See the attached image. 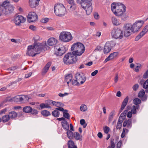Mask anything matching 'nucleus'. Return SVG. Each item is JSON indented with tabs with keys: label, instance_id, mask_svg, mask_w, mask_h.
I'll use <instances>...</instances> for the list:
<instances>
[{
	"label": "nucleus",
	"instance_id": "nucleus-37",
	"mask_svg": "<svg viewBox=\"0 0 148 148\" xmlns=\"http://www.w3.org/2000/svg\"><path fill=\"white\" fill-rule=\"evenodd\" d=\"M41 113L42 115L45 116H47L51 115L50 112L49 111L46 110L42 111Z\"/></svg>",
	"mask_w": 148,
	"mask_h": 148
},
{
	"label": "nucleus",
	"instance_id": "nucleus-56",
	"mask_svg": "<svg viewBox=\"0 0 148 148\" xmlns=\"http://www.w3.org/2000/svg\"><path fill=\"white\" fill-rule=\"evenodd\" d=\"M7 111V109L6 108H4L3 110H0V115H1L3 114H5Z\"/></svg>",
	"mask_w": 148,
	"mask_h": 148
},
{
	"label": "nucleus",
	"instance_id": "nucleus-52",
	"mask_svg": "<svg viewBox=\"0 0 148 148\" xmlns=\"http://www.w3.org/2000/svg\"><path fill=\"white\" fill-rule=\"evenodd\" d=\"M53 101L51 100H48L45 101V103H47L48 105H53Z\"/></svg>",
	"mask_w": 148,
	"mask_h": 148
},
{
	"label": "nucleus",
	"instance_id": "nucleus-1",
	"mask_svg": "<svg viewBox=\"0 0 148 148\" xmlns=\"http://www.w3.org/2000/svg\"><path fill=\"white\" fill-rule=\"evenodd\" d=\"M125 6L121 3H113L111 4V10L116 16H122L125 12Z\"/></svg>",
	"mask_w": 148,
	"mask_h": 148
},
{
	"label": "nucleus",
	"instance_id": "nucleus-18",
	"mask_svg": "<svg viewBox=\"0 0 148 148\" xmlns=\"http://www.w3.org/2000/svg\"><path fill=\"white\" fill-rule=\"evenodd\" d=\"M123 125L124 127H126L128 128H130L132 125V120L129 119L124 121Z\"/></svg>",
	"mask_w": 148,
	"mask_h": 148
},
{
	"label": "nucleus",
	"instance_id": "nucleus-17",
	"mask_svg": "<svg viewBox=\"0 0 148 148\" xmlns=\"http://www.w3.org/2000/svg\"><path fill=\"white\" fill-rule=\"evenodd\" d=\"M58 42L57 40L54 38L51 37L48 39L47 41V44L50 46L56 45Z\"/></svg>",
	"mask_w": 148,
	"mask_h": 148
},
{
	"label": "nucleus",
	"instance_id": "nucleus-32",
	"mask_svg": "<svg viewBox=\"0 0 148 148\" xmlns=\"http://www.w3.org/2000/svg\"><path fill=\"white\" fill-rule=\"evenodd\" d=\"M51 64V62H49L47 63L43 69V72L44 73H46L47 72Z\"/></svg>",
	"mask_w": 148,
	"mask_h": 148
},
{
	"label": "nucleus",
	"instance_id": "nucleus-48",
	"mask_svg": "<svg viewBox=\"0 0 148 148\" xmlns=\"http://www.w3.org/2000/svg\"><path fill=\"white\" fill-rule=\"evenodd\" d=\"M141 103V100L138 98H135L133 100V103L135 105H138L140 104Z\"/></svg>",
	"mask_w": 148,
	"mask_h": 148
},
{
	"label": "nucleus",
	"instance_id": "nucleus-24",
	"mask_svg": "<svg viewBox=\"0 0 148 148\" xmlns=\"http://www.w3.org/2000/svg\"><path fill=\"white\" fill-rule=\"evenodd\" d=\"M128 97L127 96L124 99L121 105V107L120 109V111L121 112L124 109L125 107L127 105L128 101Z\"/></svg>",
	"mask_w": 148,
	"mask_h": 148
},
{
	"label": "nucleus",
	"instance_id": "nucleus-62",
	"mask_svg": "<svg viewBox=\"0 0 148 148\" xmlns=\"http://www.w3.org/2000/svg\"><path fill=\"white\" fill-rule=\"evenodd\" d=\"M31 112L33 114L36 115L38 114V111L34 109H32V110Z\"/></svg>",
	"mask_w": 148,
	"mask_h": 148
},
{
	"label": "nucleus",
	"instance_id": "nucleus-58",
	"mask_svg": "<svg viewBox=\"0 0 148 148\" xmlns=\"http://www.w3.org/2000/svg\"><path fill=\"white\" fill-rule=\"evenodd\" d=\"M122 144V141L120 140L117 143L116 145L117 148H120Z\"/></svg>",
	"mask_w": 148,
	"mask_h": 148
},
{
	"label": "nucleus",
	"instance_id": "nucleus-64",
	"mask_svg": "<svg viewBox=\"0 0 148 148\" xmlns=\"http://www.w3.org/2000/svg\"><path fill=\"white\" fill-rule=\"evenodd\" d=\"M143 30L146 33L148 31V25H146Z\"/></svg>",
	"mask_w": 148,
	"mask_h": 148
},
{
	"label": "nucleus",
	"instance_id": "nucleus-27",
	"mask_svg": "<svg viewBox=\"0 0 148 148\" xmlns=\"http://www.w3.org/2000/svg\"><path fill=\"white\" fill-rule=\"evenodd\" d=\"M23 111L25 113L31 112L32 110V108L30 106H27L24 107L23 109Z\"/></svg>",
	"mask_w": 148,
	"mask_h": 148
},
{
	"label": "nucleus",
	"instance_id": "nucleus-34",
	"mask_svg": "<svg viewBox=\"0 0 148 148\" xmlns=\"http://www.w3.org/2000/svg\"><path fill=\"white\" fill-rule=\"evenodd\" d=\"M22 96H17L13 98L14 100L16 102H20L22 103Z\"/></svg>",
	"mask_w": 148,
	"mask_h": 148
},
{
	"label": "nucleus",
	"instance_id": "nucleus-7",
	"mask_svg": "<svg viewBox=\"0 0 148 148\" xmlns=\"http://www.w3.org/2000/svg\"><path fill=\"white\" fill-rule=\"evenodd\" d=\"M59 38L60 41L64 42H69L73 38L70 32L65 31L62 32L60 33Z\"/></svg>",
	"mask_w": 148,
	"mask_h": 148
},
{
	"label": "nucleus",
	"instance_id": "nucleus-10",
	"mask_svg": "<svg viewBox=\"0 0 148 148\" xmlns=\"http://www.w3.org/2000/svg\"><path fill=\"white\" fill-rule=\"evenodd\" d=\"M76 79L77 80L78 82L81 84H83L86 81V77L82 73H77L75 74Z\"/></svg>",
	"mask_w": 148,
	"mask_h": 148
},
{
	"label": "nucleus",
	"instance_id": "nucleus-33",
	"mask_svg": "<svg viewBox=\"0 0 148 148\" xmlns=\"http://www.w3.org/2000/svg\"><path fill=\"white\" fill-rule=\"evenodd\" d=\"M81 136L77 132H75L73 134V138H74L76 140H80Z\"/></svg>",
	"mask_w": 148,
	"mask_h": 148
},
{
	"label": "nucleus",
	"instance_id": "nucleus-60",
	"mask_svg": "<svg viewBox=\"0 0 148 148\" xmlns=\"http://www.w3.org/2000/svg\"><path fill=\"white\" fill-rule=\"evenodd\" d=\"M139 87V85L138 84H136L133 86V89L136 91L137 90Z\"/></svg>",
	"mask_w": 148,
	"mask_h": 148
},
{
	"label": "nucleus",
	"instance_id": "nucleus-59",
	"mask_svg": "<svg viewBox=\"0 0 148 148\" xmlns=\"http://www.w3.org/2000/svg\"><path fill=\"white\" fill-rule=\"evenodd\" d=\"M29 29L33 31L36 30V27L33 25H30L29 27Z\"/></svg>",
	"mask_w": 148,
	"mask_h": 148
},
{
	"label": "nucleus",
	"instance_id": "nucleus-50",
	"mask_svg": "<svg viewBox=\"0 0 148 148\" xmlns=\"http://www.w3.org/2000/svg\"><path fill=\"white\" fill-rule=\"evenodd\" d=\"M80 124L83 126L84 128H85L87 124L86 123L85 120L84 119H82L80 121Z\"/></svg>",
	"mask_w": 148,
	"mask_h": 148
},
{
	"label": "nucleus",
	"instance_id": "nucleus-12",
	"mask_svg": "<svg viewBox=\"0 0 148 148\" xmlns=\"http://www.w3.org/2000/svg\"><path fill=\"white\" fill-rule=\"evenodd\" d=\"M26 18L21 15H18L15 17L14 22L16 25H19L21 23H24Z\"/></svg>",
	"mask_w": 148,
	"mask_h": 148
},
{
	"label": "nucleus",
	"instance_id": "nucleus-6",
	"mask_svg": "<svg viewBox=\"0 0 148 148\" xmlns=\"http://www.w3.org/2000/svg\"><path fill=\"white\" fill-rule=\"evenodd\" d=\"M111 35L114 38L121 39L123 37V32L120 28H114L111 31Z\"/></svg>",
	"mask_w": 148,
	"mask_h": 148
},
{
	"label": "nucleus",
	"instance_id": "nucleus-61",
	"mask_svg": "<svg viewBox=\"0 0 148 148\" xmlns=\"http://www.w3.org/2000/svg\"><path fill=\"white\" fill-rule=\"evenodd\" d=\"M144 78H147L148 77V70H147L143 75Z\"/></svg>",
	"mask_w": 148,
	"mask_h": 148
},
{
	"label": "nucleus",
	"instance_id": "nucleus-5",
	"mask_svg": "<svg viewBox=\"0 0 148 148\" xmlns=\"http://www.w3.org/2000/svg\"><path fill=\"white\" fill-rule=\"evenodd\" d=\"M9 1H4L2 5L3 13L5 15H7L12 12L14 10L13 5L9 3Z\"/></svg>",
	"mask_w": 148,
	"mask_h": 148
},
{
	"label": "nucleus",
	"instance_id": "nucleus-3",
	"mask_svg": "<svg viewBox=\"0 0 148 148\" xmlns=\"http://www.w3.org/2000/svg\"><path fill=\"white\" fill-rule=\"evenodd\" d=\"M54 8L55 13L58 16H64L66 13V9L62 4L59 3L56 4Z\"/></svg>",
	"mask_w": 148,
	"mask_h": 148
},
{
	"label": "nucleus",
	"instance_id": "nucleus-2",
	"mask_svg": "<svg viewBox=\"0 0 148 148\" xmlns=\"http://www.w3.org/2000/svg\"><path fill=\"white\" fill-rule=\"evenodd\" d=\"M72 53L75 56H79L84 52L85 48L84 45L80 42L74 43L71 47Z\"/></svg>",
	"mask_w": 148,
	"mask_h": 148
},
{
	"label": "nucleus",
	"instance_id": "nucleus-51",
	"mask_svg": "<svg viewBox=\"0 0 148 148\" xmlns=\"http://www.w3.org/2000/svg\"><path fill=\"white\" fill-rule=\"evenodd\" d=\"M110 130L109 128L107 126H104L103 127V131L106 134H108Z\"/></svg>",
	"mask_w": 148,
	"mask_h": 148
},
{
	"label": "nucleus",
	"instance_id": "nucleus-14",
	"mask_svg": "<svg viewBox=\"0 0 148 148\" xmlns=\"http://www.w3.org/2000/svg\"><path fill=\"white\" fill-rule=\"evenodd\" d=\"M65 48L64 47H57L55 48V53L57 56H61L63 55L65 52Z\"/></svg>",
	"mask_w": 148,
	"mask_h": 148
},
{
	"label": "nucleus",
	"instance_id": "nucleus-38",
	"mask_svg": "<svg viewBox=\"0 0 148 148\" xmlns=\"http://www.w3.org/2000/svg\"><path fill=\"white\" fill-rule=\"evenodd\" d=\"M67 110H64V111L63 112V115L64 118L69 119H70V116L69 114L67 112Z\"/></svg>",
	"mask_w": 148,
	"mask_h": 148
},
{
	"label": "nucleus",
	"instance_id": "nucleus-13",
	"mask_svg": "<svg viewBox=\"0 0 148 148\" xmlns=\"http://www.w3.org/2000/svg\"><path fill=\"white\" fill-rule=\"evenodd\" d=\"M82 7L84 9L87 15H89L92 12V7L91 3H88L85 5L83 4L82 5Z\"/></svg>",
	"mask_w": 148,
	"mask_h": 148
},
{
	"label": "nucleus",
	"instance_id": "nucleus-54",
	"mask_svg": "<svg viewBox=\"0 0 148 148\" xmlns=\"http://www.w3.org/2000/svg\"><path fill=\"white\" fill-rule=\"evenodd\" d=\"M114 140L113 139L111 140L110 141V146L111 148H114L115 145L114 142Z\"/></svg>",
	"mask_w": 148,
	"mask_h": 148
},
{
	"label": "nucleus",
	"instance_id": "nucleus-40",
	"mask_svg": "<svg viewBox=\"0 0 148 148\" xmlns=\"http://www.w3.org/2000/svg\"><path fill=\"white\" fill-rule=\"evenodd\" d=\"M69 148H73L75 146L74 143L73 141L70 140L68 142Z\"/></svg>",
	"mask_w": 148,
	"mask_h": 148
},
{
	"label": "nucleus",
	"instance_id": "nucleus-42",
	"mask_svg": "<svg viewBox=\"0 0 148 148\" xmlns=\"http://www.w3.org/2000/svg\"><path fill=\"white\" fill-rule=\"evenodd\" d=\"M53 106H54L57 107H59L60 106H63V104L62 103L54 101L53 104Z\"/></svg>",
	"mask_w": 148,
	"mask_h": 148
},
{
	"label": "nucleus",
	"instance_id": "nucleus-36",
	"mask_svg": "<svg viewBox=\"0 0 148 148\" xmlns=\"http://www.w3.org/2000/svg\"><path fill=\"white\" fill-rule=\"evenodd\" d=\"M143 87L144 88L146 89L145 92H148V79H147L144 83L143 85Z\"/></svg>",
	"mask_w": 148,
	"mask_h": 148
},
{
	"label": "nucleus",
	"instance_id": "nucleus-4",
	"mask_svg": "<svg viewBox=\"0 0 148 148\" xmlns=\"http://www.w3.org/2000/svg\"><path fill=\"white\" fill-rule=\"evenodd\" d=\"M77 60V56L72 53H69L65 55L63 58V62L66 64H70L76 61Z\"/></svg>",
	"mask_w": 148,
	"mask_h": 148
},
{
	"label": "nucleus",
	"instance_id": "nucleus-55",
	"mask_svg": "<svg viewBox=\"0 0 148 148\" xmlns=\"http://www.w3.org/2000/svg\"><path fill=\"white\" fill-rule=\"evenodd\" d=\"M49 21V18H45L42 19L41 20V22L42 23H46Z\"/></svg>",
	"mask_w": 148,
	"mask_h": 148
},
{
	"label": "nucleus",
	"instance_id": "nucleus-31",
	"mask_svg": "<svg viewBox=\"0 0 148 148\" xmlns=\"http://www.w3.org/2000/svg\"><path fill=\"white\" fill-rule=\"evenodd\" d=\"M115 114V112L113 110L110 113L108 118V121L109 122H110L112 120L113 117Z\"/></svg>",
	"mask_w": 148,
	"mask_h": 148
},
{
	"label": "nucleus",
	"instance_id": "nucleus-30",
	"mask_svg": "<svg viewBox=\"0 0 148 148\" xmlns=\"http://www.w3.org/2000/svg\"><path fill=\"white\" fill-rule=\"evenodd\" d=\"M66 134L67 137L69 139H73V134L71 130H69L67 131Z\"/></svg>",
	"mask_w": 148,
	"mask_h": 148
},
{
	"label": "nucleus",
	"instance_id": "nucleus-44",
	"mask_svg": "<svg viewBox=\"0 0 148 148\" xmlns=\"http://www.w3.org/2000/svg\"><path fill=\"white\" fill-rule=\"evenodd\" d=\"M80 110L82 111L85 112L87 110V107L85 105L82 104L80 106Z\"/></svg>",
	"mask_w": 148,
	"mask_h": 148
},
{
	"label": "nucleus",
	"instance_id": "nucleus-9",
	"mask_svg": "<svg viewBox=\"0 0 148 148\" xmlns=\"http://www.w3.org/2000/svg\"><path fill=\"white\" fill-rule=\"evenodd\" d=\"M123 29L124 35L125 37H128L130 36L132 32H133L131 29V24L129 23L125 24L123 26Z\"/></svg>",
	"mask_w": 148,
	"mask_h": 148
},
{
	"label": "nucleus",
	"instance_id": "nucleus-29",
	"mask_svg": "<svg viewBox=\"0 0 148 148\" xmlns=\"http://www.w3.org/2000/svg\"><path fill=\"white\" fill-rule=\"evenodd\" d=\"M123 120V119H121V117H119L116 126V129H120L121 128L122 125V123Z\"/></svg>",
	"mask_w": 148,
	"mask_h": 148
},
{
	"label": "nucleus",
	"instance_id": "nucleus-63",
	"mask_svg": "<svg viewBox=\"0 0 148 148\" xmlns=\"http://www.w3.org/2000/svg\"><path fill=\"white\" fill-rule=\"evenodd\" d=\"M69 95L68 93H67L66 92H65L64 94L59 93L58 94V95L60 97H63L64 96L67 95Z\"/></svg>",
	"mask_w": 148,
	"mask_h": 148
},
{
	"label": "nucleus",
	"instance_id": "nucleus-19",
	"mask_svg": "<svg viewBox=\"0 0 148 148\" xmlns=\"http://www.w3.org/2000/svg\"><path fill=\"white\" fill-rule=\"evenodd\" d=\"M112 24L114 26H117L120 25L121 24V21L116 17H113L111 18Z\"/></svg>",
	"mask_w": 148,
	"mask_h": 148
},
{
	"label": "nucleus",
	"instance_id": "nucleus-15",
	"mask_svg": "<svg viewBox=\"0 0 148 148\" xmlns=\"http://www.w3.org/2000/svg\"><path fill=\"white\" fill-rule=\"evenodd\" d=\"M36 51L33 45L28 46L27 48V54L29 56H35L36 54Z\"/></svg>",
	"mask_w": 148,
	"mask_h": 148
},
{
	"label": "nucleus",
	"instance_id": "nucleus-21",
	"mask_svg": "<svg viewBox=\"0 0 148 148\" xmlns=\"http://www.w3.org/2000/svg\"><path fill=\"white\" fill-rule=\"evenodd\" d=\"M40 0H29V6L32 8H35L38 4Z\"/></svg>",
	"mask_w": 148,
	"mask_h": 148
},
{
	"label": "nucleus",
	"instance_id": "nucleus-46",
	"mask_svg": "<svg viewBox=\"0 0 148 148\" xmlns=\"http://www.w3.org/2000/svg\"><path fill=\"white\" fill-rule=\"evenodd\" d=\"M79 1H81L80 4H81V5L83 4H84L85 5H86L87 3H91L90 1H92V0H78Z\"/></svg>",
	"mask_w": 148,
	"mask_h": 148
},
{
	"label": "nucleus",
	"instance_id": "nucleus-22",
	"mask_svg": "<svg viewBox=\"0 0 148 148\" xmlns=\"http://www.w3.org/2000/svg\"><path fill=\"white\" fill-rule=\"evenodd\" d=\"M73 78V76L71 74H68L66 75L64 81L67 83L68 85H69V83H70Z\"/></svg>",
	"mask_w": 148,
	"mask_h": 148
},
{
	"label": "nucleus",
	"instance_id": "nucleus-49",
	"mask_svg": "<svg viewBox=\"0 0 148 148\" xmlns=\"http://www.w3.org/2000/svg\"><path fill=\"white\" fill-rule=\"evenodd\" d=\"M40 106L42 108H51V107L49 105H48L47 104H45L43 103H42L40 104Z\"/></svg>",
	"mask_w": 148,
	"mask_h": 148
},
{
	"label": "nucleus",
	"instance_id": "nucleus-53",
	"mask_svg": "<svg viewBox=\"0 0 148 148\" xmlns=\"http://www.w3.org/2000/svg\"><path fill=\"white\" fill-rule=\"evenodd\" d=\"M77 80L76 79L75 80H73L72 81L71 84L73 85H77L78 84H79V82H78Z\"/></svg>",
	"mask_w": 148,
	"mask_h": 148
},
{
	"label": "nucleus",
	"instance_id": "nucleus-23",
	"mask_svg": "<svg viewBox=\"0 0 148 148\" xmlns=\"http://www.w3.org/2000/svg\"><path fill=\"white\" fill-rule=\"evenodd\" d=\"M61 125L64 129L67 131L69 129V125L66 121H63L61 122Z\"/></svg>",
	"mask_w": 148,
	"mask_h": 148
},
{
	"label": "nucleus",
	"instance_id": "nucleus-39",
	"mask_svg": "<svg viewBox=\"0 0 148 148\" xmlns=\"http://www.w3.org/2000/svg\"><path fill=\"white\" fill-rule=\"evenodd\" d=\"M51 114L52 116L56 117H58L60 115V112L56 109L53 111Z\"/></svg>",
	"mask_w": 148,
	"mask_h": 148
},
{
	"label": "nucleus",
	"instance_id": "nucleus-11",
	"mask_svg": "<svg viewBox=\"0 0 148 148\" xmlns=\"http://www.w3.org/2000/svg\"><path fill=\"white\" fill-rule=\"evenodd\" d=\"M38 19V16L34 12L29 13L27 16V21L29 22H34L36 21Z\"/></svg>",
	"mask_w": 148,
	"mask_h": 148
},
{
	"label": "nucleus",
	"instance_id": "nucleus-47",
	"mask_svg": "<svg viewBox=\"0 0 148 148\" xmlns=\"http://www.w3.org/2000/svg\"><path fill=\"white\" fill-rule=\"evenodd\" d=\"M145 94V92L144 90H141L138 93V97H139L141 98Z\"/></svg>",
	"mask_w": 148,
	"mask_h": 148
},
{
	"label": "nucleus",
	"instance_id": "nucleus-26",
	"mask_svg": "<svg viewBox=\"0 0 148 148\" xmlns=\"http://www.w3.org/2000/svg\"><path fill=\"white\" fill-rule=\"evenodd\" d=\"M8 115L10 119H14L17 116V113L14 111H12L9 112Z\"/></svg>",
	"mask_w": 148,
	"mask_h": 148
},
{
	"label": "nucleus",
	"instance_id": "nucleus-35",
	"mask_svg": "<svg viewBox=\"0 0 148 148\" xmlns=\"http://www.w3.org/2000/svg\"><path fill=\"white\" fill-rule=\"evenodd\" d=\"M139 106H133L130 112L133 114H135L136 113V110L139 109Z\"/></svg>",
	"mask_w": 148,
	"mask_h": 148
},
{
	"label": "nucleus",
	"instance_id": "nucleus-45",
	"mask_svg": "<svg viewBox=\"0 0 148 148\" xmlns=\"http://www.w3.org/2000/svg\"><path fill=\"white\" fill-rule=\"evenodd\" d=\"M22 103L26 102L28 101L29 99V98L27 95L22 96Z\"/></svg>",
	"mask_w": 148,
	"mask_h": 148
},
{
	"label": "nucleus",
	"instance_id": "nucleus-16",
	"mask_svg": "<svg viewBox=\"0 0 148 148\" xmlns=\"http://www.w3.org/2000/svg\"><path fill=\"white\" fill-rule=\"evenodd\" d=\"M118 54L119 53L117 52H114L110 54L108 57L105 59L104 62L106 63L108 61L112 60L118 57Z\"/></svg>",
	"mask_w": 148,
	"mask_h": 148
},
{
	"label": "nucleus",
	"instance_id": "nucleus-20",
	"mask_svg": "<svg viewBox=\"0 0 148 148\" xmlns=\"http://www.w3.org/2000/svg\"><path fill=\"white\" fill-rule=\"evenodd\" d=\"M111 49L110 45L108 42H106L104 46L103 52L104 54L109 52Z\"/></svg>",
	"mask_w": 148,
	"mask_h": 148
},
{
	"label": "nucleus",
	"instance_id": "nucleus-57",
	"mask_svg": "<svg viewBox=\"0 0 148 148\" xmlns=\"http://www.w3.org/2000/svg\"><path fill=\"white\" fill-rule=\"evenodd\" d=\"M141 66L140 64H138V65L135 68V71L136 72H138L139 71V68Z\"/></svg>",
	"mask_w": 148,
	"mask_h": 148
},
{
	"label": "nucleus",
	"instance_id": "nucleus-8",
	"mask_svg": "<svg viewBox=\"0 0 148 148\" xmlns=\"http://www.w3.org/2000/svg\"><path fill=\"white\" fill-rule=\"evenodd\" d=\"M144 22L143 20L136 21L132 25H131V29L134 33L138 32L144 24Z\"/></svg>",
	"mask_w": 148,
	"mask_h": 148
},
{
	"label": "nucleus",
	"instance_id": "nucleus-28",
	"mask_svg": "<svg viewBox=\"0 0 148 148\" xmlns=\"http://www.w3.org/2000/svg\"><path fill=\"white\" fill-rule=\"evenodd\" d=\"M1 120L3 123L8 122L10 119L8 114L5 115L3 116L1 118Z\"/></svg>",
	"mask_w": 148,
	"mask_h": 148
},
{
	"label": "nucleus",
	"instance_id": "nucleus-41",
	"mask_svg": "<svg viewBox=\"0 0 148 148\" xmlns=\"http://www.w3.org/2000/svg\"><path fill=\"white\" fill-rule=\"evenodd\" d=\"M127 110H125L121 114L119 117H121V119H123V120L125 118V116L127 114Z\"/></svg>",
	"mask_w": 148,
	"mask_h": 148
},
{
	"label": "nucleus",
	"instance_id": "nucleus-43",
	"mask_svg": "<svg viewBox=\"0 0 148 148\" xmlns=\"http://www.w3.org/2000/svg\"><path fill=\"white\" fill-rule=\"evenodd\" d=\"M128 132V130L125 128L123 129V132L121 135V137L122 138H124L125 135L126 133H127Z\"/></svg>",
	"mask_w": 148,
	"mask_h": 148
},
{
	"label": "nucleus",
	"instance_id": "nucleus-25",
	"mask_svg": "<svg viewBox=\"0 0 148 148\" xmlns=\"http://www.w3.org/2000/svg\"><path fill=\"white\" fill-rule=\"evenodd\" d=\"M36 52H38L42 50V47L41 44L38 43L33 46Z\"/></svg>",
	"mask_w": 148,
	"mask_h": 148
}]
</instances>
